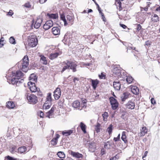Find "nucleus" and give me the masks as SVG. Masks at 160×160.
<instances>
[{"label":"nucleus","instance_id":"nucleus-29","mask_svg":"<svg viewBox=\"0 0 160 160\" xmlns=\"http://www.w3.org/2000/svg\"><path fill=\"white\" fill-rule=\"evenodd\" d=\"M126 133V132L125 131L122 132V137L121 138L122 140L125 143H127V142Z\"/></svg>","mask_w":160,"mask_h":160},{"label":"nucleus","instance_id":"nucleus-48","mask_svg":"<svg viewBox=\"0 0 160 160\" xmlns=\"http://www.w3.org/2000/svg\"><path fill=\"white\" fill-rule=\"evenodd\" d=\"M38 114H39V116L41 118H43L44 116V113L42 111H40Z\"/></svg>","mask_w":160,"mask_h":160},{"label":"nucleus","instance_id":"nucleus-63","mask_svg":"<svg viewBox=\"0 0 160 160\" xmlns=\"http://www.w3.org/2000/svg\"><path fill=\"white\" fill-rule=\"evenodd\" d=\"M47 0H39L40 3L41 4H43Z\"/></svg>","mask_w":160,"mask_h":160},{"label":"nucleus","instance_id":"nucleus-38","mask_svg":"<svg viewBox=\"0 0 160 160\" xmlns=\"http://www.w3.org/2000/svg\"><path fill=\"white\" fill-rule=\"evenodd\" d=\"M48 103L45 102L43 105V108L46 109H49L52 103H50V104Z\"/></svg>","mask_w":160,"mask_h":160},{"label":"nucleus","instance_id":"nucleus-53","mask_svg":"<svg viewBox=\"0 0 160 160\" xmlns=\"http://www.w3.org/2000/svg\"><path fill=\"white\" fill-rule=\"evenodd\" d=\"M123 0H119L118 1L117 0V3L119 4V8L121 7V1H122Z\"/></svg>","mask_w":160,"mask_h":160},{"label":"nucleus","instance_id":"nucleus-59","mask_svg":"<svg viewBox=\"0 0 160 160\" xmlns=\"http://www.w3.org/2000/svg\"><path fill=\"white\" fill-rule=\"evenodd\" d=\"M147 153L148 151H146L144 153V155L142 157V159L143 160H145V159H144V158H145L146 156Z\"/></svg>","mask_w":160,"mask_h":160},{"label":"nucleus","instance_id":"nucleus-11","mask_svg":"<svg viewBox=\"0 0 160 160\" xmlns=\"http://www.w3.org/2000/svg\"><path fill=\"white\" fill-rule=\"evenodd\" d=\"M53 25V22L52 20L47 21L43 25V28L45 30H47L52 27Z\"/></svg>","mask_w":160,"mask_h":160},{"label":"nucleus","instance_id":"nucleus-51","mask_svg":"<svg viewBox=\"0 0 160 160\" xmlns=\"http://www.w3.org/2000/svg\"><path fill=\"white\" fill-rule=\"evenodd\" d=\"M142 27L141 25L139 24H137V29L138 31H139L141 29Z\"/></svg>","mask_w":160,"mask_h":160},{"label":"nucleus","instance_id":"nucleus-58","mask_svg":"<svg viewBox=\"0 0 160 160\" xmlns=\"http://www.w3.org/2000/svg\"><path fill=\"white\" fill-rule=\"evenodd\" d=\"M108 144L107 143H105L104 145V147L106 148H109L110 146V145H109V147H108Z\"/></svg>","mask_w":160,"mask_h":160},{"label":"nucleus","instance_id":"nucleus-9","mask_svg":"<svg viewBox=\"0 0 160 160\" xmlns=\"http://www.w3.org/2000/svg\"><path fill=\"white\" fill-rule=\"evenodd\" d=\"M61 95V89L60 88H56L54 92L53 96L55 99L58 100Z\"/></svg>","mask_w":160,"mask_h":160},{"label":"nucleus","instance_id":"nucleus-17","mask_svg":"<svg viewBox=\"0 0 160 160\" xmlns=\"http://www.w3.org/2000/svg\"><path fill=\"white\" fill-rule=\"evenodd\" d=\"M55 110V108L52 107V108L50 111H49L46 114V117L49 118H51L53 117L52 116L54 111Z\"/></svg>","mask_w":160,"mask_h":160},{"label":"nucleus","instance_id":"nucleus-32","mask_svg":"<svg viewBox=\"0 0 160 160\" xmlns=\"http://www.w3.org/2000/svg\"><path fill=\"white\" fill-rule=\"evenodd\" d=\"M151 19L152 21L154 22H156L159 21V18L157 15L153 14L152 15Z\"/></svg>","mask_w":160,"mask_h":160},{"label":"nucleus","instance_id":"nucleus-19","mask_svg":"<svg viewBox=\"0 0 160 160\" xmlns=\"http://www.w3.org/2000/svg\"><path fill=\"white\" fill-rule=\"evenodd\" d=\"M90 81H91L92 86L94 89H95L98 84L99 83V81L97 79L93 80L90 79Z\"/></svg>","mask_w":160,"mask_h":160},{"label":"nucleus","instance_id":"nucleus-20","mask_svg":"<svg viewBox=\"0 0 160 160\" xmlns=\"http://www.w3.org/2000/svg\"><path fill=\"white\" fill-rule=\"evenodd\" d=\"M113 87L117 91L120 90L121 84L120 82H114L113 83Z\"/></svg>","mask_w":160,"mask_h":160},{"label":"nucleus","instance_id":"nucleus-2","mask_svg":"<svg viewBox=\"0 0 160 160\" xmlns=\"http://www.w3.org/2000/svg\"><path fill=\"white\" fill-rule=\"evenodd\" d=\"M17 64L19 68L24 72H26L28 70L29 68V60L27 56H25L22 61L18 62Z\"/></svg>","mask_w":160,"mask_h":160},{"label":"nucleus","instance_id":"nucleus-22","mask_svg":"<svg viewBox=\"0 0 160 160\" xmlns=\"http://www.w3.org/2000/svg\"><path fill=\"white\" fill-rule=\"evenodd\" d=\"M127 108L128 109H133L135 107V104L134 102L132 101H129L126 104Z\"/></svg>","mask_w":160,"mask_h":160},{"label":"nucleus","instance_id":"nucleus-61","mask_svg":"<svg viewBox=\"0 0 160 160\" xmlns=\"http://www.w3.org/2000/svg\"><path fill=\"white\" fill-rule=\"evenodd\" d=\"M79 79L78 78H75L73 79V82L75 83L76 82V81H79Z\"/></svg>","mask_w":160,"mask_h":160},{"label":"nucleus","instance_id":"nucleus-4","mask_svg":"<svg viewBox=\"0 0 160 160\" xmlns=\"http://www.w3.org/2000/svg\"><path fill=\"white\" fill-rule=\"evenodd\" d=\"M28 41V45L31 47L36 46L38 43V40L35 36H31L29 37Z\"/></svg>","mask_w":160,"mask_h":160},{"label":"nucleus","instance_id":"nucleus-54","mask_svg":"<svg viewBox=\"0 0 160 160\" xmlns=\"http://www.w3.org/2000/svg\"><path fill=\"white\" fill-rule=\"evenodd\" d=\"M24 5L25 7L28 8L30 7L31 6L29 3L28 2L26 3Z\"/></svg>","mask_w":160,"mask_h":160},{"label":"nucleus","instance_id":"nucleus-41","mask_svg":"<svg viewBox=\"0 0 160 160\" xmlns=\"http://www.w3.org/2000/svg\"><path fill=\"white\" fill-rule=\"evenodd\" d=\"M104 121H106L107 118L108 116V112H105L102 115Z\"/></svg>","mask_w":160,"mask_h":160},{"label":"nucleus","instance_id":"nucleus-40","mask_svg":"<svg viewBox=\"0 0 160 160\" xmlns=\"http://www.w3.org/2000/svg\"><path fill=\"white\" fill-rule=\"evenodd\" d=\"M100 124L99 123H98L95 126V129L97 133L99 132H100Z\"/></svg>","mask_w":160,"mask_h":160},{"label":"nucleus","instance_id":"nucleus-49","mask_svg":"<svg viewBox=\"0 0 160 160\" xmlns=\"http://www.w3.org/2000/svg\"><path fill=\"white\" fill-rule=\"evenodd\" d=\"M13 14V13L12 11V10H10L9 12H8V13L7 15H9L10 16H11Z\"/></svg>","mask_w":160,"mask_h":160},{"label":"nucleus","instance_id":"nucleus-10","mask_svg":"<svg viewBox=\"0 0 160 160\" xmlns=\"http://www.w3.org/2000/svg\"><path fill=\"white\" fill-rule=\"evenodd\" d=\"M12 76L15 77L17 78L20 80L23 76V74L20 71H16L15 72H12Z\"/></svg>","mask_w":160,"mask_h":160},{"label":"nucleus","instance_id":"nucleus-36","mask_svg":"<svg viewBox=\"0 0 160 160\" xmlns=\"http://www.w3.org/2000/svg\"><path fill=\"white\" fill-rule=\"evenodd\" d=\"M126 77L127 78L126 79L127 82L129 84L131 83L133 80V78L132 77L129 76Z\"/></svg>","mask_w":160,"mask_h":160},{"label":"nucleus","instance_id":"nucleus-5","mask_svg":"<svg viewBox=\"0 0 160 160\" xmlns=\"http://www.w3.org/2000/svg\"><path fill=\"white\" fill-rule=\"evenodd\" d=\"M29 88L30 90L32 92H38L40 96H41L42 94L41 92L39 91V89H38L35 86V84L34 82H33L32 81H29L28 82V83Z\"/></svg>","mask_w":160,"mask_h":160},{"label":"nucleus","instance_id":"nucleus-7","mask_svg":"<svg viewBox=\"0 0 160 160\" xmlns=\"http://www.w3.org/2000/svg\"><path fill=\"white\" fill-rule=\"evenodd\" d=\"M110 104L113 110L116 109L118 107V103L117 100L114 98L112 97L109 98Z\"/></svg>","mask_w":160,"mask_h":160},{"label":"nucleus","instance_id":"nucleus-8","mask_svg":"<svg viewBox=\"0 0 160 160\" xmlns=\"http://www.w3.org/2000/svg\"><path fill=\"white\" fill-rule=\"evenodd\" d=\"M9 80V82L12 83L13 85L16 84L17 85L19 83L22 82V81H23V79H21L20 80H19V79L16 78L15 77L12 78H9L8 79Z\"/></svg>","mask_w":160,"mask_h":160},{"label":"nucleus","instance_id":"nucleus-44","mask_svg":"<svg viewBox=\"0 0 160 160\" xmlns=\"http://www.w3.org/2000/svg\"><path fill=\"white\" fill-rule=\"evenodd\" d=\"M16 147L15 146H12L10 149V151L11 153H13L15 149H16Z\"/></svg>","mask_w":160,"mask_h":160},{"label":"nucleus","instance_id":"nucleus-56","mask_svg":"<svg viewBox=\"0 0 160 160\" xmlns=\"http://www.w3.org/2000/svg\"><path fill=\"white\" fill-rule=\"evenodd\" d=\"M120 157V154L119 153L117 154L114 157V158H115V159H116V160L118 159Z\"/></svg>","mask_w":160,"mask_h":160},{"label":"nucleus","instance_id":"nucleus-3","mask_svg":"<svg viewBox=\"0 0 160 160\" xmlns=\"http://www.w3.org/2000/svg\"><path fill=\"white\" fill-rule=\"evenodd\" d=\"M60 18L64 22V26L72 25L73 22L74 17L72 14L70 13L66 16V18L63 14H60Z\"/></svg>","mask_w":160,"mask_h":160},{"label":"nucleus","instance_id":"nucleus-27","mask_svg":"<svg viewBox=\"0 0 160 160\" xmlns=\"http://www.w3.org/2000/svg\"><path fill=\"white\" fill-rule=\"evenodd\" d=\"M52 98L51 97V93L49 92L47 94L46 101L45 102L49 103L50 104V103H52Z\"/></svg>","mask_w":160,"mask_h":160},{"label":"nucleus","instance_id":"nucleus-35","mask_svg":"<svg viewBox=\"0 0 160 160\" xmlns=\"http://www.w3.org/2000/svg\"><path fill=\"white\" fill-rule=\"evenodd\" d=\"M57 155L58 157L60 158H64L65 157V155L64 153L61 151L58 152L57 153Z\"/></svg>","mask_w":160,"mask_h":160},{"label":"nucleus","instance_id":"nucleus-45","mask_svg":"<svg viewBox=\"0 0 160 160\" xmlns=\"http://www.w3.org/2000/svg\"><path fill=\"white\" fill-rule=\"evenodd\" d=\"M5 158L8 160H17V159L14 158L12 157H10L9 156H8L5 157Z\"/></svg>","mask_w":160,"mask_h":160},{"label":"nucleus","instance_id":"nucleus-37","mask_svg":"<svg viewBox=\"0 0 160 160\" xmlns=\"http://www.w3.org/2000/svg\"><path fill=\"white\" fill-rule=\"evenodd\" d=\"M113 126L112 124H110L107 129V131L108 132L109 134H111Z\"/></svg>","mask_w":160,"mask_h":160},{"label":"nucleus","instance_id":"nucleus-15","mask_svg":"<svg viewBox=\"0 0 160 160\" xmlns=\"http://www.w3.org/2000/svg\"><path fill=\"white\" fill-rule=\"evenodd\" d=\"M80 102L78 100L74 101L72 103V106L74 108H76L78 109L81 110L82 108H80Z\"/></svg>","mask_w":160,"mask_h":160},{"label":"nucleus","instance_id":"nucleus-39","mask_svg":"<svg viewBox=\"0 0 160 160\" xmlns=\"http://www.w3.org/2000/svg\"><path fill=\"white\" fill-rule=\"evenodd\" d=\"M113 72L114 73L118 76L120 74V70L117 68L114 69Z\"/></svg>","mask_w":160,"mask_h":160},{"label":"nucleus","instance_id":"nucleus-16","mask_svg":"<svg viewBox=\"0 0 160 160\" xmlns=\"http://www.w3.org/2000/svg\"><path fill=\"white\" fill-rule=\"evenodd\" d=\"M70 154L73 157L77 158H80L83 157V155L78 152H75L72 151H70Z\"/></svg>","mask_w":160,"mask_h":160},{"label":"nucleus","instance_id":"nucleus-13","mask_svg":"<svg viewBox=\"0 0 160 160\" xmlns=\"http://www.w3.org/2000/svg\"><path fill=\"white\" fill-rule=\"evenodd\" d=\"M130 93L128 92H125L123 93L121 96V98L122 101H124L130 96Z\"/></svg>","mask_w":160,"mask_h":160},{"label":"nucleus","instance_id":"nucleus-33","mask_svg":"<svg viewBox=\"0 0 160 160\" xmlns=\"http://www.w3.org/2000/svg\"><path fill=\"white\" fill-rule=\"evenodd\" d=\"M59 55V53L58 52L52 53L50 54L49 58L51 59H53L57 57Z\"/></svg>","mask_w":160,"mask_h":160},{"label":"nucleus","instance_id":"nucleus-21","mask_svg":"<svg viewBox=\"0 0 160 160\" xmlns=\"http://www.w3.org/2000/svg\"><path fill=\"white\" fill-rule=\"evenodd\" d=\"M131 91L135 95L138 94L139 92L138 88L136 86H132L131 88Z\"/></svg>","mask_w":160,"mask_h":160},{"label":"nucleus","instance_id":"nucleus-47","mask_svg":"<svg viewBox=\"0 0 160 160\" xmlns=\"http://www.w3.org/2000/svg\"><path fill=\"white\" fill-rule=\"evenodd\" d=\"M29 79V80L31 81H32H32H33L34 82H33L35 83V82H36L37 81V78L35 77V78H31Z\"/></svg>","mask_w":160,"mask_h":160},{"label":"nucleus","instance_id":"nucleus-43","mask_svg":"<svg viewBox=\"0 0 160 160\" xmlns=\"http://www.w3.org/2000/svg\"><path fill=\"white\" fill-rule=\"evenodd\" d=\"M98 76L100 79H103L105 78L106 76L102 72L100 74H99L98 75Z\"/></svg>","mask_w":160,"mask_h":160},{"label":"nucleus","instance_id":"nucleus-12","mask_svg":"<svg viewBox=\"0 0 160 160\" xmlns=\"http://www.w3.org/2000/svg\"><path fill=\"white\" fill-rule=\"evenodd\" d=\"M140 132L138 133V135L140 137L143 136L145 135V134L148 132V129L145 127H142L140 130Z\"/></svg>","mask_w":160,"mask_h":160},{"label":"nucleus","instance_id":"nucleus-42","mask_svg":"<svg viewBox=\"0 0 160 160\" xmlns=\"http://www.w3.org/2000/svg\"><path fill=\"white\" fill-rule=\"evenodd\" d=\"M9 42L11 43L15 44L16 43L15 39L12 37H11L9 38Z\"/></svg>","mask_w":160,"mask_h":160},{"label":"nucleus","instance_id":"nucleus-60","mask_svg":"<svg viewBox=\"0 0 160 160\" xmlns=\"http://www.w3.org/2000/svg\"><path fill=\"white\" fill-rule=\"evenodd\" d=\"M83 65L86 66H90L92 65V64L91 63H84Z\"/></svg>","mask_w":160,"mask_h":160},{"label":"nucleus","instance_id":"nucleus-34","mask_svg":"<svg viewBox=\"0 0 160 160\" xmlns=\"http://www.w3.org/2000/svg\"><path fill=\"white\" fill-rule=\"evenodd\" d=\"M80 126L82 131L84 133H86V126L82 122H81L80 123Z\"/></svg>","mask_w":160,"mask_h":160},{"label":"nucleus","instance_id":"nucleus-62","mask_svg":"<svg viewBox=\"0 0 160 160\" xmlns=\"http://www.w3.org/2000/svg\"><path fill=\"white\" fill-rule=\"evenodd\" d=\"M120 25L121 27H122L124 29H125L127 27L125 25L123 24L120 23Z\"/></svg>","mask_w":160,"mask_h":160},{"label":"nucleus","instance_id":"nucleus-6","mask_svg":"<svg viewBox=\"0 0 160 160\" xmlns=\"http://www.w3.org/2000/svg\"><path fill=\"white\" fill-rule=\"evenodd\" d=\"M27 98L28 102L30 103L35 104L38 101L37 97L34 94H28Z\"/></svg>","mask_w":160,"mask_h":160},{"label":"nucleus","instance_id":"nucleus-46","mask_svg":"<svg viewBox=\"0 0 160 160\" xmlns=\"http://www.w3.org/2000/svg\"><path fill=\"white\" fill-rule=\"evenodd\" d=\"M120 134H119L117 137L116 138H114L113 140L115 142H117L118 141L120 140Z\"/></svg>","mask_w":160,"mask_h":160},{"label":"nucleus","instance_id":"nucleus-25","mask_svg":"<svg viewBox=\"0 0 160 160\" xmlns=\"http://www.w3.org/2000/svg\"><path fill=\"white\" fill-rule=\"evenodd\" d=\"M73 132V131L71 130H65L63 131L62 134L63 135H65L66 136H68L70 135Z\"/></svg>","mask_w":160,"mask_h":160},{"label":"nucleus","instance_id":"nucleus-55","mask_svg":"<svg viewBox=\"0 0 160 160\" xmlns=\"http://www.w3.org/2000/svg\"><path fill=\"white\" fill-rule=\"evenodd\" d=\"M36 77L35 76V75L34 74H31L30 76L29 77V79L31 78H35Z\"/></svg>","mask_w":160,"mask_h":160},{"label":"nucleus","instance_id":"nucleus-52","mask_svg":"<svg viewBox=\"0 0 160 160\" xmlns=\"http://www.w3.org/2000/svg\"><path fill=\"white\" fill-rule=\"evenodd\" d=\"M68 35L66 34H65L64 36V39H63V40L65 41H68Z\"/></svg>","mask_w":160,"mask_h":160},{"label":"nucleus","instance_id":"nucleus-1","mask_svg":"<svg viewBox=\"0 0 160 160\" xmlns=\"http://www.w3.org/2000/svg\"><path fill=\"white\" fill-rule=\"evenodd\" d=\"M62 69L61 71V72L62 73L66 70L70 68L72 69L73 72L76 71V68L77 65L75 63L69 61L68 60H66L63 62L62 63Z\"/></svg>","mask_w":160,"mask_h":160},{"label":"nucleus","instance_id":"nucleus-14","mask_svg":"<svg viewBox=\"0 0 160 160\" xmlns=\"http://www.w3.org/2000/svg\"><path fill=\"white\" fill-rule=\"evenodd\" d=\"M52 32L54 35H57L60 34V30L59 28L58 27H53L52 28Z\"/></svg>","mask_w":160,"mask_h":160},{"label":"nucleus","instance_id":"nucleus-30","mask_svg":"<svg viewBox=\"0 0 160 160\" xmlns=\"http://www.w3.org/2000/svg\"><path fill=\"white\" fill-rule=\"evenodd\" d=\"M41 62L44 65H47V61L46 57L43 55L41 56L40 59Z\"/></svg>","mask_w":160,"mask_h":160},{"label":"nucleus","instance_id":"nucleus-57","mask_svg":"<svg viewBox=\"0 0 160 160\" xmlns=\"http://www.w3.org/2000/svg\"><path fill=\"white\" fill-rule=\"evenodd\" d=\"M151 103L153 104H154L156 103L154 99L153 98H152L151 99Z\"/></svg>","mask_w":160,"mask_h":160},{"label":"nucleus","instance_id":"nucleus-50","mask_svg":"<svg viewBox=\"0 0 160 160\" xmlns=\"http://www.w3.org/2000/svg\"><path fill=\"white\" fill-rule=\"evenodd\" d=\"M95 3L97 6L98 10L99 12L101 13V8L99 7L98 4L96 2H95Z\"/></svg>","mask_w":160,"mask_h":160},{"label":"nucleus","instance_id":"nucleus-26","mask_svg":"<svg viewBox=\"0 0 160 160\" xmlns=\"http://www.w3.org/2000/svg\"><path fill=\"white\" fill-rule=\"evenodd\" d=\"M89 150L92 152H94L96 148L95 144L94 142H92L89 144Z\"/></svg>","mask_w":160,"mask_h":160},{"label":"nucleus","instance_id":"nucleus-24","mask_svg":"<svg viewBox=\"0 0 160 160\" xmlns=\"http://www.w3.org/2000/svg\"><path fill=\"white\" fill-rule=\"evenodd\" d=\"M6 106L9 108L13 109L15 107V105L13 102L10 101L7 102Z\"/></svg>","mask_w":160,"mask_h":160},{"label":"nucleus","instance_id":"nucleus-64","mask_svg":"<svg viewBox=\"0 0 160 160\" xmlns=\"http://www.w3.org/2000/svg\"><path fill=\"white\" fill-rule=\"evenodd\" d=\"M81 106L82 108H84V107H86V102L85 101L83 102V105L82 106V105H81Z\"/></svg>","mask_w":160,"mask_h":160},{"label":"nucleus","instance_id":"nucleus-28","mask_svg":"<svg viewBox=\"0 0 160 160\" xmlns=\"http://www.w3.org/2000/svg\"><path fill=\"white\" fill-rule=\"evenodd\" d=\"M26 147L24 146L20 147L18 149V152L20 153H23L26 151Z\"/></svg>","mask_w":160,"mask_h":160},{"label":"nucleus","instance_id":"nucleus-31","mask_svg":"<svg viewBox=\"0 0 160 160\" xmlns=\"http://www.w3.org/2000/svg\"><path fill=\"white\" fill-rule=\"evenodd\" d=\"M47 15L50 18L55 19L58 17V15L57 14L47 13Z\"/></svg>","mask_w":160,"mask_h":160},{"label":"nucleus","instance_id":"nucleus-18","mask_svg":"<svg viewBox=\"0 0 160 160\" xmlns=\"http://www.w3.org/2000/svg\"><path fill=\"white\" fill-rule=\"evenodd\" d=\"M42 22V20L41 18H38L37 20L34 25V27L36 28H38L41 25Z\"/></svg>","mask_w":160,"mask_h":160},{"label":"nucleus","instance_id":"nucleus-23","mask_svg":"<svg viewBox=\"0 0 160 160\" xmlns=\"http://www.w3.org/2000/svg\"><path fill=\"white\" fill-rule=\"evenodd\" d=\"M60 135L58 134H57L56 137L51 141V144L53 145H56L57 144L58 139Z\"/></svg>","mask_w":160,"mask_h":160}]
</instances>
